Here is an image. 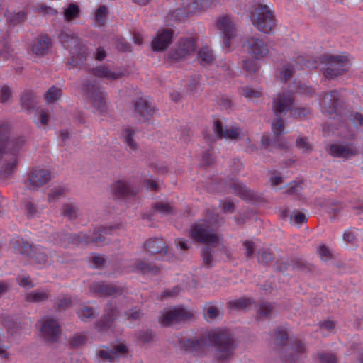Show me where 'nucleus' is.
<instances>
[{"label":"nucleus","mask_w":363,"mask_h":363,"mask_svg":"<svg viewBox=\"0 0 363 363\" xmlns=\"http://www.w3.org/2000/svg\"><path fill=\"white\" fill-rule=\"evenodd\" d=\"M113 227H99L96 228L91 235L87 234V244L94 243L98 245L105 241L106 235H111Z\"/></svg>","instance_id":"cd10ccee"},{"label":"nucleus","mask_w":363,"mask_h":363,"mask_svg":"<svg viewBox=\"0 0 363 363\" xmlns=\"http://www.w3.org/2000/svg\"><path fill=\"white\" fill-rule=\"evenodd\" d=\"M274 308V306L272 303L267 301H262L257 310L258 318L259 320L270 318Z\"/></svg>","instance_id":"37998d69"},{"label":"nucleus","mask_w":363,"mask_h":363,"mask_svg":"<svg viewBox=\"0 0 363 363\" xmlns=\"http://www.w3.org/2000/svg\"><path fill=\"white\" fill-rule=\"evenodd\" d=\"M2 323L7 331L11 334L16 333L19 328L18 324L13 320V318L11 315H4L2 317Z\"/></svg>","instance_id":"5fc2aeb1"},{"label":"nucleus","mask_w":363,"mask_h":363,"mask_svg":"<svg viewBox=\"0 0 363 363\" xmlns=\"http://www.w3.org/2000/svg\"><path fill=\"white\" fill-rule=\"evenodd\" d=\"M63 13L65 21H70L79 16L80 8L77 4L70 3L67 8L65 9Z\"/></svg>","instance_id":"de8ad7c7"},{"label":"nucleus","mask_w":363,"mask_h":363,"mask_svg":"<svg viewBox=\"0 0 363 363\" xmlns=\"http://www.w3.org/2000/svg\"><path fill=\"white\" fill-rule=\"evenodd\" d=\"M25 213L26 217L30 219L38 216L40 212L35 204L30 201H27L25 203Z\"/></svg>","instance_id":"e2e57ef3"},{"label":"nucleus","mask_w":363,"mask_h":363,"mask_svg":"<svg viewBox=\"0 0 363 363\" xmlns=\"http://www.w3.org/2000/svg\"><path fill=\"white\" fill-rule=\"evenodd\" d=\"M135 267L137 270L143 274H150L152 275H157L160 273V269L159 267L155 265L151 262L145 260L138 259L135 262Z\"/></svg>","instance_id":"2f4dec72"},{"label":"nucleus","mask_w":363,"mask_h":363,"mask_svg":"<svg viewBox=\"0 0 363 363\" xmlns=\"http://www.w3.org/2000/svg\"><path fill=\"white\" fill-rule=\"evenodd\" d=\"M61 216L69 220H74L79 216V206L74 203H65L61 208Z\"/></svg>","instance_id":"72a5a7b5"},{"label":"nucleus","mask_w":363,"mask_h":363,"mask_svg":"<svg viewBox=\"0 0 363 363\" xmlns=\"http://www.w3.org/2000/svg\"><path fill=\"white\" fill-rule=\"evenodd\" d=\"M179 347L187 352H194L200 347V343L196 339L182 338L179 340Z\"/></svg>","instance_id":"c03bdc74"},{"label":"nucleus","mask_w":363,"mask_h":363,"mask_svg":"<svg viewBox=\"0 0 363 363\" xmlns=\"http://www.w3.org/2000/svg\"><path fill=\"white\" fill-rule=\"evenodd\" d=\"M340 95L336 90L325 92L320 102L322 113L330 118L336 116Z\"/></svg>","instance_id":"dca6fc26"},{"label":"nucleus","mask_w":363,"mask_h":363,"mask_svg":"<svg viewBox=\"0 0 363 363\" xmlns=\"http://www.w3.org/2000/svg\"><path fill=\"white\" fill-rule=\"evenodd\" d=\"M127 346L123 343L113 345L111 347H104L96 351V357L103 362L114 363L119 357L125 355Z\"/></svg>","instance_id":"4468645a"},{"label":"nucleus","mask_w":363,"mask_h":363,"mask_svg":"<svg viewBox=\"0 0 363 363\" xmlns=\"http://www.w3.org/2000/svg\"><path fill=\"white\" fill-rule=\"evenodd\" d=\"M119 316L120 310L116 303L108 301L104 306L103 315L94 323V328L99 333H104L112 327Z\"/></svg>","instance_id":"0eeeda50"},{"label":"nucleus","mask_w":363,"mask_h":363,"mask_svg":"<svg viewBox=\"0 0 363 363\" xmlns=\"http://www.w3.org/2000/svg\"><path fill=\"white\" fill-rule=\"evenodd\" d=\"M328 152L333 157L347 158L355 155L357 150L349 145L333 144L330 146Z\"/></svg>","instance_id":"bb28decb"},{"label":"nucleus","mask_w":363,"mask_h":363,"mask_svg":"<svg viewBox=\"0 0 363 363\" xmlns=\"http://www.w3.org/2000/svg\"><path fill=\"white\" fill-rule=\"evenodd\" d=\"M288 337L286 329L279 327L274 333V344L276 345H284L288 340Z\"/></svg>","instance_id":"bf43d9fd"},{"label":"nucleus","mask_w":363,"mask_h":363,"mask_svg":"<svg viewBox=\"0 0 363 363\" xmlns=\"http://www.w3.org/2000/svg\"><path fill=\"white\" fill-rule=\"evenodd\" d=\"M203 315L205 319L209 322L221 317L222 312L220 307L212 303H207L203 307Z\"/></svg>","instance_id":"ea45409f"},{"label":"nucleus","mask_w":363,"mask_h":363,"mask_svg":"<svg viewBox=\"0 0 363 363\" xmlns=\"http://www.w3.org/2000/svg\"><path fill=\"white\" fill-rule=\"evenodd\" d=\"M34 94L30 91H26L21 96V104L27 110H32L34 107Z\"/></svg>","instance_id":"680f3d73"},{"label":"nucleus","mask_w":363,"mask_h":363,"mask_svg":"<svg viewBox=\"0 0 363 363\" xmlns=\"http://www.w3.org/2000/svg\"><path fill=\"white\" fill-rule=\"evenodd\" d=\"M30 259L38 265L44 266L48 262L47 250L41 245H33V250L30 255Z\"/></svg>","instance_id":"c85d7f7f"},{"label":"nucleus","mask_w":363,"mask_h":363,"mask_svg":"<svg viewBox=\"0 0 363 363\" xmlns=\"http://www.w3.org/2000/svg\"><path fill=\"white\" fill-rule=\"evenodd\" d=\"M77 314L82 321H87L94 319L96 315L94 314V309L92 307L86 306L85 305L81 306L77 311Z\"/></svg>","instance_id":"49530a36"},{"label":"nucleus","mask_w":363,"mask_h":363,"mask_svg":"<svg viewBox=\"0 0 363 363\" xmlns=\"http://www.w3.org/2000/svg\"><path fill=\"white\" fill-rule=\"evenodd\" d=\"M196 50V41L194 38L189 37L180 39L169 52V57L176 62L184 60Z\"/></svg>","instance_id":"6e6552de"},{"label":"nucleus","mask_w":363,"mask_h":363,"mask_svg":"<svg viewBox=\"0 0 363 363\" xmlns=\"http://www.w3.org/2000/svg\"><path fill=\"white\" fill-rule=\"evenodd\" d=\"M69 53L71 58L68 61V64L72 67H80L86 61L87 54L82 41L78 43L77 46L72 47Z\"/></svg>","instance_id":"393cba45"},{"label":"nucleus","mask_w":363,"mask_h":363,"mask_svg":"<svg viewBox=\"0 0 363 363\" xmlns=\"http://www.w3.org/2000/svg\"><path fill=\"white\" fill-rule=\"evenodd\" d=\"M112 191L119 197L128 196L134 194V190L129 182L118 181L113 184Z\"/></svg>","instance_id":"473e14b6"},{"label":"nucleus","mask_w":363,"mask_h":363,"mask_svg":"<svg viewBox=\"0 0 363 363\" xmlns=\"http://www.w3.org/2000/svg\"><path fill=\"white\" fill-rule=\"evenodd\" d=\"M155 112L152 104L143 98L132 101V116L139 122H145L150 119Z\"/></svg>","instance_id":"f8f14e48"},{"label":"nucleus","mask_w":363,"mask_h":363,"mask_svg":"<svg viewBox=\"0 0 363 363\" xmlns=\"http://www.w3.org/2000/svg\"><path fill=\"white\" fill-rule=\"evenodd\" d=\"M326 67L324 68L323 74L328 79H333L346 73L349 68V61L346 56L330 55L323 57Z\"/></svg>","instance_id":"423d86ee"},{"label":"nucleus","mask_w":363,"mask_h":363,"mask_svg":"<svg viewBox=\"0 0 363 363\" xmlns=\"http://www.w3.org/2000/svg\"><path fill=\"white\" fill-rule=\"evenodd\" d=\"M229 187L236 196L247 202L257 201L260 199V196L257 193L238 181H232L229 184Z\"/></svg>","instance_id":"5701e85b"},{"label":"nucleus","mask_w":363,"mask_h":363,"mask_svg":"<svg viewBox=\"0 0 363 363\" xmlns=\"http://www.w3.org/2000/svg\"><path fill=\"white\" fill-rule=\"evenodd\" d=\"M219 0H190L191 8L189 12H195L201 9H208Z\"/></svg>","instance_id":"a18cd8bd"},{"label":"nucleus","mask_w":363,"mask_h":363,"mask_svg":"<svg viewBox=\"0 0 363 363\" xmlns=\"http://www.w3.org/2000/svg\"><path fill=\"white\" fill-rule=\"evenodd\" d=\"M217 28L223 35L225 48L230 47V40L235 36V25L228 16H220L217 20Z\"/></svg>","instance_id":"f3484780"},{"label":"nucleus","mask_w":363,"mask_h":363,"mask_svg":"<svg viewBox=\"0 0 363 363\" xmlns=\"http://www.w3.org/2000/svg\"><path fill=\"white\" fill-rule=\"evenodd\" d=\"M49 294L45 291H35L26 294L25 300L28 302L38 303L47 300Z\"/></svg>","instance_id":"09e8293b"},{"label":"nucleus","mask_w":363,"mask_h":363,"mask_svg":"<svg viewBox=\"0 0 363 363\" xmlns=\"http://www.w3.org/2000/svg\"><path fill=\"white\" fill-rule=\"evenodd\" d=\"M145 252L149 255L167 254V245L162 239L159 238H152L147 239L143 245Z\"/></svg>","instance_id":"a878e982"},{"label":"nucleus","mask_w":363,"mask_h":363,"mask_svg":"<svg viewBox=\"0 0 363 363\" xmlns=\"http://www.w3.org/2000/svg\"><path fill=\"white\" fill-rule=\"evenodd\" d=\"M182 7H179L173 11H170L169 13V18L173 21H181L186 16L192 13L193 12H189V10L191 8L190 0H187V3L182 1Z\"/></svg>","instance_id":"7c9ffc66"},{"label":"nucleus","mask_w":363,"mask_h":363,"mask_svg":"<svg viewBox=\"0 0 363 363\" xmlns=\"http://www.w3.org/2000/svg\"><path fill=\"white\" fill-rule=\"evenodd\" d=\"M213 130L218 138H225L236 140L240 138L242 133L241 128L237 126H225L222 121L216 120L213 122Z\"/></svg>","instance_id":"6ab92c4d"},{"label":"nucleus","mask_w":363,"mask_h":363,"mask_svg":"<svg viewBox=\"0 0 363 363\" xmlns=\"http://www.w3.org/2000/svg\"><path fill=\"white\" fill-rule=\"evenodd\" d=\"M50 44L51 41L48 37H38L33 44L31 47V51L36 55L43 56L48 52Z\"/></svg>","instance_id":"c756f323"},{"label":"nucleus","mask_w":363,"mask_h":363,"mask_svg":"<svg viewBox=\"0 0 363 363\" xmlns=\"http://www.w3.org/2000/svg\"><path fill=\"white\" fill-rule=\"evenodd\" d=\"M254 303L251 298L241 297L230 300L227 303V306L230 310L244 311Z\"/></svg>","instance_id":"e433bc0d"},{"label":"nucleus","mask_w":363,"mask_h":363,"mask_svg":"<svg viewBox=\"0 0 363 363\" xmlns=\"http://www.w3.org/2000/svg\"><path fill=\"white\" fill-rule=\"evenodd\" d=\"M12 247L18 254L26 255L30 257V255L33 248V245H30L28 241L23 238H18L12 242Z\"/></svg>","instance_id":"c9c22d12"},{"label":"nucleus","mask_w":363,"mask_h":363,"mask_svg":"<svg viewBox=\"0 0 363 363\" xmlns=\"http://www.w3.org/2000/svg\"><path fill=\"white\" fill-rule=\"evenodd\" d=\"M87 336L84 333H76L69 340L72 347H79L86 344Z\"/></svg>","instance_id":"13d9d810"},{"label":"nucleus","mask_w":363,"mask_h":363,"mask_svg":"<svg viewBox=\"0 0 363 363\" xmlns=\"http://www.w3.org/2000/svg\"><path fill=\"white\" fill-rule=\"evenodd\" d=\"M26 13L19 11L17 13H9L7 15V20L13 25H16L23 22L26 19Z\"/></svg>","instance_id":"0e129e2a"},{"label":"nucleus","mask_w":363,"mask_h":363,"mask_svg":"<svg viewBox=\"0 0 363 363\" xmlns=\"http://www.w3.org/2000/svg\"><path fill=\"white\" fill-rule=\"evenodd\" d=\"M43 338L49 342H55L61 335V329L57 320L46 317L38 321Z\"/></svg>","instance_id":"9b49d317"},{"label":"nucleus","mask_w":363,"mask_h":363,"mask_svg":"<svg viewBox=\"0 0 363 363\" xmlns=\"http://www.w3.org/2000/svg\"><path fill=\"white\" fill-rule=\"evenodd\" d=\"M82 90L94 108L100 113H104L107 111V94L101 90L99 85L89 79H86L82 83Z\"/></svg>","instance_id":"39448f33"},{"label":"nucleus","mask_w":363,"mask_h":363,"mask_svg":"<svg viewBox=\"0 0 363 363\" xmlns=\"http://www.w3.org/2000/svg\"><path fill=\"white\" fill-rule=\"evenodd\" d=\"M12 98V91L7 85H4L0 88V102L7 103Z\"/></svg>","instance_id":"774afa93"},{"label":"nucleus","mask_w":363,"mask_h":363,"mask_svg":"<svg viewBox=\"0 0 363 363\" xmlns=\"http://www.w3.org/2000/svg\"><path fill=\"white\" fill-rule=\"evenodd\" d=\"M194 317V313L191 309L178 305L163 310L158 317V321L164 327L176 326L186 323Z\"/></svg>","instance_id":"f03ea898"},{"label":"nucleus","mask_w":363,"mask_h":363,"mask_svg":"<svg viewBox=\"0 0 363 363\" xmlns=\"http://www.w3.org/2000/svg\"><path fill=\"white\" fill-rule=\"evenodd\" d=\"M305 350V345L301 341H295L290 348L286 349L281 354L283 362L297 363Z\"/></svg>","instance_id":"b1692460"},{"label":"nucleus","mask_w":363,"mask_h":363,"mask_svg":"<svg viewBox=\"0 0 363 363\" xmlns=\"http://www.w3.org/2000/svg\"><path fill=\"white\" fill-rule=\"evenodd\" d=\"M189 235L195 241L213 247H218L223 240L222 235L216 233L206 222L192 225Z\"/></svg>","instance_id":"20e7f679"},{"label":"nucleus","mask_w":363,"mask_h":363,"mask_svg":"<svg viewBox=\"0 0 363 363\" xmlns=\"http://www.w3.org/2000/svg\"><path fill=\"white\" fill-rule=\"evenodd\" d=\"M199 62L203 66H208L215 60V55L212 50L207 46H203L198 53Z\"/></svg>","instance_id":"58836bf2"},{"label":"nucleus","mask_w":363,"mask_h":363,"mask_svg":"<svg viewBox=\"0 0 363 363\" xmlns=\"http://www.w3.org/2000/svg\"><path fill=\"white\" fill-rule=\"evenodd\" d=\"M274 259V254L269 248H261L258 251L257 261L262 265L267 266Z\"/></svg>","instance_id":"79ce46f5"},{"label":"nucleus","mask_w":363,"mask_h":363,"mask_svg":"<svg viewBox=\"0 0 363 363\" xmlns=\"http://www.w3.org/2000/svg\"><path fill=\"white\" fill-rule=\"evenodd\" d=\"M156 335L152 330L147 329L142 330L138 333V340L144 343H150L155 340Z\"/></svg>","instance_id":"4d7b16f0"},{"label":"nucleus","mask_w":363,"mask_h":363,"mask_svg":"<svg viewBox=\"0 0 363 363\" xmlns=\"http://www.w3.org/2000/svg\"><path fill=\"white\" fill-rule=\"evenodd\" d=\"M253 26L264 34H272L275 27V18L267 5L257 4L252 11Z\"/></svg>","instance_id":"7ed1b4c3"},{"label":"nucleus","mask_w":363,"mask_h":363,"mask_svg":"<svg viewBox=\"0 0 363 363\" xmlns=\"http://www.w3.org/2000/svg\"><path fill=\"white\" fill-rule=\"evenodd\" d=\"M62 95V89L55 86L50 87L45 94V99L48 104L56 102Z\"/></svg>","instance_id":"8fccbe9b"},{"label":"nucleus","mask_w":363,"mask_h":363,"mask_svg":"<svg viewBox=\"0 0 363 363\" xmlns=\"http://www.w3.org/2000/svg\"><path fill=\"white\" fill-rule=\"evenodd\" d=\"M209 337L214 345V356L218 362L227 363L233 359L236 345L231 333L226 331H216L212 333Z\"/></svg>","instance_id":"f257e3e1"},{"label":"nucleus","mask_w":363,"mask_h":363,"mask_svg":"<svg viewBox=\"0 0 363 363\" xmlns=\"http://www.w3.org/2000/svg\"><path fill=\"white\" fill-rule=\"evenodd\" d=\"M153 208L155 211L164 215H168L173 212L172 207L169 203L163 202H157L155 203Z\"/></svg>","instance_id":"338daca9"},{"label":"nucleus","mask_w":363,"mask_h":363,"mask_svg":"<svg viewBox=\"0 0 363 363\" xmlns=\"http://www.w3.org/2000/svg\"><path fill=\"white\" fill-rule=\"evenodd\" d=\"M292 268L295 270H301L306 272H313L315 269V267L306 262V261L296 259L291 261Z\"/></svg>","instance_id":"3c124183"},{"label":"nucleus","mask_w":363,"mask_h":363,"mask_svg":"<svg viewBox=\"0 0 363 363\" xmlns=\"http://www.w3.org/2000/svg\"><path fill=\"white\" fill-rule=\"evenodd\" d=\"M89 73L99 79L109 81L117 80L123 76V73L118 69H112L108 65H99L89 69Z\"/></svg>","instance_id":"aec40b11"},{"label":"nucleus","mask_w":363,"mask_h":363,"mask_svg":"<svg viewBox=\"0 0 363 363\" xmlns=\"http://www.w3.org/2000/svg\"><path fill=\"white\" fill-rule=\"evenodd\" d=\"M301 62V59H299L298 62L295 60H292L289 62L283 65L282 70L280 72L281 77H283L285 82L289 80L291 78L294 72L296 69H299L301 68L300 65Z\"/></svg>","instance_id":"4c0bfd02"},{"label":"nucleus","mask_w":363,"mask_h":363,"mask_svg":"<svg viewBox=\"0 0 363 363\" xmlns=\"http://www.w3.org/2000/svg\"><path fill=\"white\" fill-rule=\"evenodd\" d=\"M311 111L307 107H294L290 114L294 118H303L307 117Z\"/></svg>","instance_id":"69168bd1"},{"label":"nucleus","mask_w":363,"mask_h":363,"mask_svg":"<svg viewBox=\"0 0 363 363\" xmlns=\"http://www.w3.org/2000/svg\"><path fill=\"white\" fill-rule=\"evenodd\" d=\"M107 9L105 6H100L95 13V24L97 26H102L104 25L107 17Z\"/></svg>","instance_id":"052dcab7"},{"label":"nucleus","mask_w":363,"mask_h":363,"mask_svg":"<svg viewBox=\"0 0 363 363\" xmlns=\"http://www.w3.org/2000/svg\"><path fill=\"white\" fill-rule=\"evenodd\" d=\"M294 96L291 93L277 94L272 101V109L275 116H284L294 108Z\"/></svg>","instance_id":"ddd939ff"},{"label":"nucleus","mask_w":363,"mask_h":363,"mask_svg":"<svg viewBox=\"0 0 363 363\" xmlns=\"http://www.w3.org/2000/svg\"><path fill=\"white\" fill-rule=\"evenodd\" d=\"M135 132L130 128H126L123 132V141L126 145V150L129 152H138L139 146L135 140Z\"/></svg>","instance_id":"f704fd0d"},{"label":"nucleus","mask_w":363,"mask_h":363,"mask_svg":"<svg viewBox=\"0 0 363 363\" xmlns=\"http://www.w3.org/2000/svg\"><path fill=\"white\" fill-rule=\"evenodd\" d=\"M177 37L175 30L169 28H163L158 30L151 42L153 51L164 52L173 43Z\"/></svg>","instance_id":"9d476101"},{"label":"nucleus","mask_w":363,"mask_h":363,"mask_svg":"<svg viewBox=\"0 0 363 363\" xmlns=\"http://www.w3.org/2000/svg\"><path fill=\"white\" fill-rule=\"evenodd\" d=\"M214 250L209 246H205L201 249V256L204 264L208 267L213 266Z\"/></svg>","instance_id":"864d4df0"},{"label":"nucleus","mask_w":363,"mask_h":363,"mask_svg":"<svg viewBox=\"0 0 363 363\" xmlns=\"http://www.w3.org/2000/svg\"><path fill=\"white\" fill-rule=\"evenodd\" d=\"M55 240L62 246L67 247L69 244L78 245L81 243L87 244V234L83 233H68L58 232L55 235Z\"/></svg>","instance_id":"4be33fe9"},{"label":"nucleus","mask_w":363,"mask_h":363,"mask_svg":"<svg viewBox=\"0 0 363 363\" xmlns=\"http://www.w3.org/2000/svg\"><path fill=\"white\" fill-rule=\"evenodd\" d=\"M59 39L60 43L65 47V48L69 50L72 47L77 46V44L82 41L78 37H77L74 34H69L66 32H62L60 35Z\"/></svg>","instance_id":"a19ab883"},{"label":"nucleus","mask_w":363,"mask_h":363,"mask_svg":"<svg viewBox=\"0 0 363 363\" xmlns=\"http://www.w3.org/2000/svg\"><path fill=\"white\" fill-rule=\"evenodd\" d=\"M51 179L50 171L48 169L35 167L32 169L28 179V186L35 190L48 183Z\"/></svg>","instance_id":"a211bd4d"},{"label":"nucleus","mask_w":363,"mask_h":363,"mask_svg":"<svg viewBox=\"0 0 363 363\" xmlns=\"http://www.w3.org/2000/svg\"><path fill=\"white\" fill-rule=\"evenodd\" d=\"M275 119L272 123V130L276 136L281 135L284 130V121L281 116H275Z\"/></svg>","instance_id":"6e6d98bb"},{"label":"nucleus","mask_w":363,"mask_h":363,"mask_svg":"<svg viewBox=\"0 0 363 363\" xmlns=\"http://www.w3.org/2000/svg\"><path fill=\"white\" fill-rule=\"evenodd\" d=\"M245 43L247 46L248 52L257 59L266 57L269 53V48L267 43L255 36L247 38Z\"/></svg>","instance_id":"412c9836"},{"label":"nucleus","mask_w":363,"mask_h":363,"mask_svg":"<svg viewBox=\"0 0 363 363\" xmlns=\"http://www.w3.org/2000/svg\"><path fill=\"white\" fill-rule=\"evenodd\" d=\"M89 291L101 297H117L123 293V288L106 281H96L89 285Z\"/></svg>","instance_id":"2eb2a0df"},{"label":"nucleus","mask_w":363,"mask_h":363,"mask_svg":"<svg viewBox=\"0 0 363 363\" xmlns=\"http://www.w3.org/2000/svg\"><path fill=\"white\" fill-rule=\"evenodd\" d=\"M10 135V125L7 121H0V143L9 145L8 140Z\"/></svg>","instance_id":"603ef678"},{"label":"nucleus","mask_w":363,"mask_h":363,"mask_svg":"<svg viewBox=\"0 0 363 363\" xmlns=\"http://www.w3.org/2000/svg\"><path fill=\"white\" fill-rule=\"evenodd\" d=\"M4 160V164L1 167V172L4 176L8 177L13 174L18 163V150L11 149L9 145L0 143V161Z\"/></svg>","instance_id":"1a4fd4ad"}]
</instances>
